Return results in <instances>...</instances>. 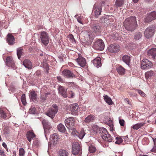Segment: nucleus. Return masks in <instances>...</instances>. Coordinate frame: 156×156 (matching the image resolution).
Instances as JSON below:
<instances>
[{
	"label": "nucleus",
	"mask_w": 156,
	"mask_h": 156,
	"mask_svg": "<svg viewBox=\"0 0 156 156\" xmlns=\"http://www.w3.org/2000/svg\"><path fill=\"white\" fill-rule=\"evenodd\" d=\"M124 26L128 31H133L137 27L136 17L131 16L126 18L124 22Z\"/></svg>",
	"instance_id": "nucleus-1"
},
{
	"label": "nucleus",
	"mask_w": 156,
	"mask_h": 156,
	"mask_svg": "<svg viewBox=\"0 0 156 156\" xmlns=\"http://www.w3.org/2000/svg\"><path fill=\"white\" fill-rule=\"evenodd\" d=\"M72 153L74 155H80L82 153V147L77 142H73L72 145Z\"/></svg>",
	"instance_id": "nucleus-2"
},
{
	"label": "nucleus",
	"mask_w": 156,
	"mask_h": 156,
	"mask_svg": "<svg viewBox=\"0 0 156 156\" xmlns=\"http://www.w3.org/2000/svg\"><path fill=\"white\" fill-rule=\"evenodd\" d=\"M58 110V106L55 104L52 105V108H48L46 114L51 119H53Z\"/></svg>",
	"instance_id": "nucleus-3"
},
{
	"label": "nucleus",
	"mask_w": 156,
	"mask_h": 156,
	"mask_svg": "<svg viewBox=\"0 0 156 156\" xmlns=\"http://www.w3.org/2000/svg\"><path fill=\"white\" fill-rule=\"evenodd\" d=\"M92 47L96 50L102 51L105 48L104 43L102 39H98L93 43Z\"/></svg>",
	"instance_id": "nucleus-4"
},
{
	"label": "nucleus",
	"mask_w": 156,
	"mask_h": 156,
	"mask_svg": "<svg viewBox=\"0 0 156 156\" xmlns=\"http://www.w3.org/2000/svg\"><path fill=\"white\" fill-rule=\"evenodd\" d=\"M65 122L66 127L69 130H72L74 128L75 121L73 117H69L66 119Z\"/></svg>",
	"instance_id": "nucleus-5"
},
{
	"label": "nucleus",
	"mask_w": 156,
	"mask_h": 156,
	"mask_svg": "<svg viewBox=\"0 0 156 156\" xmlns=\"http://www.w3.org/2000/svg\"><path fill=\"white\" fill-rule=\"evenodd\" d=\"M155 29L154 26H151L148 27L145 30L144 34L145 37L147 38L151 37L153 35Z\"/></svg>",
	"instance_id": "nucleus-6"
},
{
	"label": "nucleus",
	"mask_w": 156,
	"mask_h": 156,
	"mask_svg": "<svg viewBox=\"0 0 156 156\" xmlns=\"http://www.w3.org/2000/svg\"><path fill=\"white\" fill-rule=\"evenodd\" d=\"M40 38L41 42L45 45H47L49 42V37L46 32L42 31L40 33Z\"/></svg>",
	"instance_id": "nucleus-7"
},
{
	"label": "nucleus",
	"mask_w": 156,
	"mask_h": 156,
	"mask_svg": "<svg viewBox=\"0 0 156 156\" xmlns=\"http://www.w3.org/2000/svg\"><path fill=\"white\" fill-rule=\"evenodd\" d=\"M152 62L147 59H143L141 63V67L143 69H147L152 67Z\"/></svg>",
	"instance_id": "nucleus-8"
},
{
	"label": "nucleus",
	"mask_w": 156,
	"mask_h": 156,
	"mask_svg": "<svg viewBox=\"0 0 156 156\" xmlns=\"http://www.w3.org/2000/svg\"><path fill=\"white\" fill-rule=\"evenodd\" d=\"M93 32L96 35H99L102 31V27L98 23L93 24L91 26Z\"/></svg>",
	"instance_id": "nucleus-9"
},
{
	"label": "nucleus",
	"mask_w": 156,
	"mask_h": 156,
	"mask_svg": "<svg viewBox=\"0 0 156 156\" xmlns=\"http://www.w3.org/2000/svg\"><path fill=\"white\" fill-rule=\"evenodd\" d=\"M120 49V46L116 44H111L108 48V50L109 52L113 53H117Z\"/></svg>",
	"instance_id": "nucleus-10"
},
{
	"label": "nucleus",
	"mask_w": 156,
	"mask_h": 156,
	"mask_svg": "<svg viewBox=\"0 0 156 156\" xmlns=\"http://www.w3.org/2000/svg\"><path fill=\"white\" fill-rule=\"evenodd\" d=\"M102 10V7L100 5H95L93 8V12L94 13V17L98 18L101 14Z\"/></svg>",
	"instance_id": "nucleus-11"
},
{
	"label": "nucleus",
	"mask_w": 156,
	"mask_h": 156,
	"mask_svg": "<svg viewBox=\"0 0 156 156\" xmlns=\"http://www.w3.org/2000/svg\"><path fill=\"white\" fill-rule=\"evenodd\" d=\"M156 19V12H152L147 15V17L144 19L145 22H150Z\"/></svg>",
	"instance_id": "nucleus-12"
},
{
	"label": "nucleus",
	"mask_w": 156,
	"mask_h": 156,
	"mask_svg": "<svg viewBox=\"0 0 156 156\" xmlns=\"http://www.w3.org/2000/svg\"><path fill=\"white\" fill-rule=\"evenodd\" d=\"M5 63L6 66L11 67L13 69L15 68V64L12 58L10 57H7L6 59Z\"/></svg>",
	"instance_id": "nucleus-13"
},
{
	"label": "nucleus",
	"mask_w": 156,
	"mask_h": 156,
	"mask_svg": "<svg viewBox=\"0 0 156 156\" xmlns=\"http://www.w3.org/2000/svg\"><path fill=\"white\" fill-rule=\"evenodd\" d=\"M62 75L67 78H71L75 77V75L70 70L67 69L64 70L62 72Z\"/></svg>",
	"instance_id": "nucleus-14"
},
{
	"label": "nucleus",
	"mask_w": 156,
	"mask_h": 156,
	"mask_svg": "<svg viewBox=\"0 0 156 156\" xmlns=\"http://www.w3.org/2000/svg\"><path fill=\"white\" fill-rule=\"evenodd\" d=\"M6 41L9 45H12L15 43V39L12 34H8L6 37Z\"/></svg>",
	"instance_id": "nucleus-15"
},
{
	"label": "nucleus",
	"mask_w": 156,
	"mask_h": 156,
	"mask_svg": "<svg viewBox=\"0 0 156 156\" xmlns=\"http://www.w3.org/2000/svg\"><path fill=\"white\" fill-rule=\"evenodd\" d=\"M78 105L77 104L72 105L70 107V110L71 114L76 115L78 112Z\"/></svg>",
	"instance_id": "nucleus-16"
},
{
	"label": "nucleus",
	"mask_w": 156,
	"mask_h": 156,
	"mask_svg": "<svg viewBox=\"0 0 156 156\" xmlns=\"http://www.w3.org/2000/svg\"><path fill=\"white\" fill-rule=\"evenodd\" d=\"M92 34L88 32L87 34V38H89V40L86 41L85 42H83L84 45L87 46H90L91 45V44L93 41L94 37H91Z\"/></svg>",
	"instance_id": "nucleus-17"
},
{
	"label": "nucleus",
	"mask_w": 156,
	"mask_h": 156,
	"mask_svg": "<svg viewBox=\"0 0 156 156\" xmlns=\"http://www.w3.org/2000/svg\"><path fill=\"white\" fill-rule=\"evenodd\" d=\"M78 64L81 67H83L86 66V60L85 58L79 56L76 59Z\"/></svg>",
	"instance_id": "nucleus-18"
},
{
	"label": "nucleus",
	"mask_w": 156,
	"mask_h": 156,
	"mask_svg": "<svg viewBox=\"0 0 156 156\" xmlns=\"http://www.w3.org/2000/svg\"><path fill=\"white\" fill-rule=\"evenodd\" d=\"M147 55L153 59L156 58V48H152L148 50Z\"/></svg>",
	"instance_id": "nucleus-19"
},
{
	"label": "nucleus",
	"mask_w": 156,
	"mask_h": 156,
	"mask_svg": "<svg viewBox=\"0 0 156 156\" xmlns=\"http://www.w3.org/2000/svg\"><path fill=\"white\" fill-rule=\"evenodd\" d=\"M101 59L99 57L95 58L93 60V63L94 66L97 68H99L101 65Z\"/></svg>",
	"instance_id": "nucleus-20"
},
{
	"label": "nucleus",
	"mask_w": 156,
	"mask_h": 156,
	"mask_svg": "<svg viewBox=\"0 0 156 156\" xmlns=\"http://www.w3.org/2000/svg\"><path fill=\"white\" fill-rule=\"evenodd\" d=\"M23 63L24 66L28 69H31L32 68V64L30 61L29 59H25Z\"/></svg>",
	"instance_id": "nucleus-21"
},
{
	"label": "nucleus",
	"mask_w": 156,
	"mask_h": 156,
	"mask_svg": "<svg viewBox=\"0 0 156 156\" xmlns=\"http://www.w3.org/2000/svg\"><path fill=\"white\" fill-rule=\"evenodd\" d=\"M67 89H66L63 86H59V87L58 90L60 93L64 98H66L67 95L66 94V91Z\"/></svg>",
	"instance_id": "nucleus-22"
},
{
	"label": "nucleus",
	"mask_w": 156,
	"mask_h": 156,
	"mask_svg": "<svg viewBox=\"0 0 156 156\" xmlns=\"http://www.w3.org/2000/svg\"><path fill=\"white\" fill-rule=\"evenodd\" d=\"M42 123L44 130L45 129H49L51 128V124L48 120L44 119L42 121Z\"/></svg>",
	"instance_id": "nucleus-23"
},
{
	"label": "nucleus",
	"mask_w": 156,
	"mask_h": 156,
	"mask_svg": "<svg viewBox=\"0 0 156 156\" xmlns=\"http://www.w3.org/2000/svg\"><path fill=\"white\" fill-rule=\"evenodd\" d=\"M108 15H106L102 16L100 19V21L102 23L104 24L105 25H108L110 24V22H108V19L107 18Z\"/></svg>",
	"instance_id": "nucleus-24"
},
{
	"label": "nucleus",
	"mask_w": 156,
	"mask_h": 156,
	"mask_svg": "<svg viewBox=\"0 0 156 156\" xmlns=\"http://www.w3.org/2000/svg\"><path fill=\"white\" fill-rule=\"evenodd\" d=\"M26 137L28 141L29 142H30L31 140V139L35 137V135L32 132L28 131L27 132L26 134Z\"/></svg>",
	"instance_id": "nucleus-25"
},
{
	"label": "nucleus",
	"mask_w": 156,
	"mask_h": 156,
	"mask_svg": "<svg viewBox=\"0 0 156 156\" xmlns=\"http://www.w3.org/2000/svg\"><path fill=\"white\" fill-rule=\"evenodd\" d=\"M95 119V117L94 115L90 114L85 118L84 122L86 123H89L94 120Z\"/></svg>",
	"instance_id": "nucleus-26"
},
{
	"label": "nucleus",
	"mask_w": 156,
	"mask_h": 156,
	"mask_svg": "<svg viewBox=\"0 0 156 156\" xmlns=\"http://www.w3.org/2000/svg\"><path fill=\"white\" fill-rule=\"evenodd\" d=\"M58 153L59 156H68L69 154L68 151L64 149L60 150Z\"/></svg>",
	"instance_id": "nucleus-27"
},
{
	"label": "nucleus",
	"mask_w": 156,
	"mask_h": 156,
	"mask_svg": "<svg viewBox=\"0 0 156 156\" xmlns=\"http://www.w3.org/2000/svg\"><path fill=\"white\" fill-rule=\"evenodd\" d=\"M17 55L19 59H20L21 57L24 55L23 51V49L21 47H20L17 49Z\"/></svg>",
	"instance_id": "nucleus-28"
},
{
	"label": "nucleus",
	"mask_w": 156,
	"mask_h": 156,
	"mask_svg": "<svg viewBox=\"0 0 156 156\" xmlns=\"http://www.w3.org/2000/svg\"><path fill=\"white\" fill-rule=\"evenodd\" d=\"M102 138L105 141L109 142H111L113 138V137L111 136L110 134L108 133V132L107 133V134H106L105 136H104L103 137H102Z\"/></svg>",
	"instance_id": "nucleus-29"
},
{
	"label": "nucleus",
	"mask_w": 156,
	"mask_h": 156,
	"mask_svg": "<svg viewBox=\"0 0 156 156\" xmlns=\"http://www.w3.org/2000/svg\"><path fill=\"white\" fill-rule=\"evenodd\" d=\"M0 116L3 119H5L7 117L5 110V108H0Z\"/></svg>",
	"instance_id": "nucleus-30"
},
{
	"label": "nucleus",
	"mask_w": 156,
	"mask_h": 156,
	"mask_svg": "<svg viewBox=\"0 0 156 156\" xmlns=\"http://www.w3.org/2000/svg\"><path fill=\"white\" fill-rule=\"evenodd\" d=\"M145 75L146 79H148L154 76V73L152 70L146 72Z\"/></svg>",
	"instance_id": "nucleus-31"
},
{
	"label": "nucleus",
	"mask_w": 156,
	"mask_h": 156,
	"mask_svg": "<svg viewBox=\"0 0 156 156\" xmlns=\"http://www.w3.org/2000/svg\"><path fill=\"white\" fill-rule=\"evenodd\" d=\"M145 124V122L137 123L133 125L132 126V128L134 129L137 130L142 126H144Z\"/></svg>",
	"instance_id": "nucleus-32"
},
{
	"label": "nucleus",
	"mask_w": 156,
	"mask_h": 156,
	"mask_svg": "<svg viewBox=\"0 0 156 156\" xmlns=\"http://www.w3.org/2000/svg\"><path fill=\"white\" fill-rule=\"evenodd\" d=\"M99 132L101 137H103L105 134H107L108 131L106 129L104 128H100L99 129Z\"/></svg>",
	"instance_id": "nucleus-33"
},
{
	"label": "nucleus",
	"mask_w": 156,
	"mask_h": 156,
	"mask_svg": "<svg viewBox=\"0 0 156 156\" xmlns=\"http://www.w3.org/2000/svg\"><path fill=\"white\" fill-rule=\"evenodd\" d=\"M118 73L120 75H123L125 73V69L122 66H120L116 68Z\"/></svg>",
	"instance_id": "nucleus-34"
},
{
	"label": "nucleus",
	"mask_w": 156,
	"mask_h": 156,
	"mask_svg": "<svg viewBox=\"0 0 156 156\" xmlns=\"http://www.w3.org/2000/svg\"><path fill=\"white\" fill-rule=\"evenodd\" d=\"M30 99L34 101H36L37 99V94L35 93V91L33 90L30 92Z\"/></svg>",
	"instance_id": "nucleus-35"
},
{
	"label": "nucleus",
	"mask_w": 156,
	"mask_h": 156,
	"mask_svg": "<svg viewBox=\"0 0 156 156\" xmlns=\"http://www.w3.org/2000/svg\"><path fill=\"white\" fill-rule=\"evenodd\" d=\"M124 4V0H116L115 4V6L116 8L121 7Z\"/></svg>",
	"instance_id": "nucleus-36"
},
{
	"label": "nucleus",
	"mask_w": 156,
	"mask_h": 156,
	"mask_svg": "<svg viewBox=\"0 0 156 156\" xmlns=\"http://www.w3.org/2000/svg\"><path fill=\"white\" fill-rule=\"evenodd\" d=\"M123 61L127 65H129L130 59V57L127 55H124L122 57Z\"/></svg>",
	"instance_id": "nucleus-37"
},
{
	"label": "nucleus",
	"mask_w": 156,
	"mask_h": 156,
	"mask_svg": "<svg viewBox=\"0 0 156 156\" xmlns=\"http://www.w3.org/2000/svg\"><path fill=\"white\" fill-rule=\"evenodd\" d=\"M57 128L59 131L62 133H64L66 130L65 127L64 125L61 123H60L58 125Z\"/></svg>",
	"instance_id": "nucleus-38"
},
{
	"label": "nucleus",
	"mask_w": 156,
	"mask_h": 156,
	"mask_svg": "<svg viewBox=\"0 0 156 156\" xmlns=\"http://www.w3.org/2000/svg\"><path fill=\"white\" fill-rule=\"evenodd\" d=\"M104 99L106 102L109 105H112V101L111 99L108 96L106 95L104 96Z\"/></svg>",
	"instance_id": "nucleus-39"
},
{
	"label": "nucleus",
	"mask_w": 156,
	"mask_h": 156,
	"mask_svg": "<svg viewBox=\"0 0 156 156\" xmlns=\"http://www.w3.org/2000/svg\"><path fill=\"white\" fill-rule=\"evenodd\" d=\"M142 37V33L139 32H138L136 33L134 36V39L135 40H139Z\"/></svg>",
	"instance_id": "nucleus-40"
},
{
	"label": "nucleus",
	"mask_w": 156,
	"mask_h": 156,
	"mask_svg": "<svg viewBox=\"0 0 156 156\" xmlns=\"http://www.w3.org/2000/svg\"><path fill=\"white\" fill-rule=\"evenodd\" d=\"M21 101L24 105H26L27 102L26 100L25 94H23L21 98Z\"/></svg>",
	"instance_id": "nucleus-41"
},
{
	"label": "nucleus",
	"mask_w": 156,
	"mask_h": 156,
	"mask_svg": "<svg viewBox=\"0 0 156 156\" xmlns=\"http://www.w3.org/2000/svg\"><path fill=\"white\" fill-rule=\"evenodd\" d=\"M96 148L94 146L91 145L89 147V151L90 153H94L96 151Z\"/></svg>",
	"instance_id": "nucleus-42"
},
{
	"label": "nucleus",
	"mask_w": 156,
	"mask_h": 156,
	"mask_svg": "<svg viewBox=\"0 0 156 156\" xmlns=\"http://www.w3.org/2000/svg\"><path fill=\"white\" fill-rule=\"evenodd\" d=\"M36 112V108L34 107L33 106H31L29 111V112L30 114H35Z\"/></svg>",
	"instance_id": "nucleus-43"
},
{
	"label": "nucleus",
	"mask_w": 156,
	"mask_h": 156,
	"mask_svg": "<svg viewBox=\"0 0 156 156\" xmlns=\"http://www.w3.org/2000/svg\"><path fill=\"white\" fill-rule=\"evenodd\" d=\"M85 134V133L83 131H81L80 133H78L77 136L80 139H82L83 138Z\"/></svg>",
	"instance_id": "nucleus-44"
},
{
	"label": "nucleus",
	"mask_w": 156,
	"mask_h": 156,
	"mask_svg": "<svg viewBox=\"0 0 156 156\" xmlns=\"http://www.w3.org/2000/svg\"><path fill=\"white\" fill-rule=\"evenodd\" d=\"M25 154V151L23 148H20L19 149V156H24Z\"/></svg>",
	"instance_id": "nucleus-45"
},
{
	"label": "nucleus",
	"mask_w": 156,
	"mask_h": 156,
	"mask_svg": "<svg viewBox=\"0 0 156 156\" xmlns=\"http://www.w3.org/2000/svg\"><path fill=\"white\" fill-rule=\"evenodd\" d=\"M99 127L96 125L93 126L92 128V130L96 133H97L98 131L99 132Z\"/></svg>",
	"instance_id": "nucleus-46"
},
{
	"label": "nucleus",
	"mask_w": 156,
	"mask_h": 156,
	"mask_svg": "<svg viewBox=\"0 0 156 156\" xmlns=\"http://www.w3.org/2000/svg\"><path fill=\"white\" fill-rule=\"evenodd\" d=\"M115 139L117 140L115 142V144H119L121 143L123 141V140L120 138L116 137Z\"/></svg>",
	"instance_id": "nucleus-47"
},
{
	"label": "nucleus",
	"mask_w": 156,
	"mask_h": 156,
	"mask_svg": "<svg viewBox=\"0 0 156 156\" xmlns=\"http://www.w3.org/2000/svg\"><path fill=\"white\" fill-rule=\"evenodd\" d=\"M51 138L53 140H54V141H55V140H56L58 139V136L56 133H54L53 134L51 137Z\"/></svg>",
	"instance_id": "nucleus-48"
},
{
	"label": "nucleus",
	"mask_w": 156,
	"mask_h": 156,
	"mask_svg": "<svg viewBox=\"0 0 156 156\" xmlns=\"http://www.w3.org/2000/svg\"><path fill=\"white\" fill-rule=\"evenodd\" d=\"M107 18L108 19V22H110V23L111 22H112L114 20V17L112 16H108Z\"/></svg>",
	"instance_id": "nucleus-49"
},
{
	"label": "nucleus",
	"mask_w": 156,
	"mask_h": 156,
	"mask_svg": "<svg viewBox=\"0 0 156 156\" xmlns=\"http://www.w3.org/2000/svg\"><path fill=\"white\" fill-rule=\"evenodd\" d=\"M72 130H73L72 132V135L74 136H77L78 134V132L76 131L74 128Z\"/></svg>",
	"instance_id": "nucleus-50"
},
{
	"label": "nucleus",
	"mask_w": 156,
	"mask_h": 156,
	"mask_svg": "<svg viewBox=\"0 0 156 156\" xmlns=\"http://www.w3.org/2000/svg\"><path fill=\"white\" fill-rule=\"evenodd\" d=\"M119 123L122 126H124L125 125V121L123 119H119Z\"/></svg>",
	"instance_id": "nucleus-51"
},
{
	"label": "nucleus",
	"mask_w": 156,
	"mask_h": 156,
	"mask_svg": "<svg viewBox=\"0 0 156 156\" xmlns=\"http://www.w3.org/2000/svg\"><path fill=\"white\" fill-rule=\"evenodd\" d=\"M138 92L143 97H144L145 95V94L143 91L140 90H138Z\"/></svg>",
	"instance_id": "nucleus-52"
},
{
	"label": "nucleus",
	"mask_w": 156,
	"mask_h": 156,
	"mask_svg": "<svg viewBox=\"0 0 156 156\" xmlns=\"http://www.w3.org/2000/svg\"><path fill=\"white\" fill-rule=\"evenodd\" d=\"M58 81L59 82L63 83L64 82V80L62 79L60 76H58L57 77Z\"/></svg>",
	"instance_id": "nucleus-53"
},
{
	"label": "nucleus",
	"mask_w": 156,
	"mask_h": 156,
	"mask_svg": "<svg viewBox=\"0 0 156 156\" xmlns=\"http://www.w3.org/2000/svg\"><path fill=\"white\" fill-rule=\"evenodd\" d=\"M47 98V96H44V95L41 96V101H44Z\"/></svg>",
	"instance_id": "nucleus-54"
},
{
	"label": "nucleus",
	"mask_w": 156,
	"mask_h": 156,
	"mask_svg": "<svg viewBox=\"0 0 156 156\" xmlns=\"http://www.w3.org/2000/svg\"><path fill=\"white\" fill-rule=\"evenodd\" d=\"M69 94L70 95L69 97L70 98H73L74 95V94L73 92L72 91H70V92H69Z\"/></svg>",
	"instance_id": "nucleus-55"
},
{
	"label": "nucleus",
	"mask_w": 156,
	"mask_h": 156,
	"mask_svg": "<svg viewBox=\"0 0 156 156\" xmlns=\"http://www.w3.org/2000/svg\"><path fill=\"white\" fill-rule=\"evenodd\" d=\"M77 20L78 22L79 23H81V24H83V23H82V21H81V17H78L77 18Z\"/></svg>",
	"instance_id": "nucleus-56"
},
{
	"label": "nucleus",
	"mask_w": 156,
	"mask_h": 156,
	"mask_svg": "<svg viewBox=\"0 0 156 156\" xmlns=\"http://www.w3.org/2000/svg\"><path fill=\"white\" fill-rule=\"evenodd\" d=\"M3 146L5 148L7 149V147L6 144L5 142H3L2 144Z\"/></svg>",
	"instance_id": "nucleus-57"
},
{
	"label": "nucleus",
	"mask_w": 156,
	"mask_h": 156,
	"mask_svg": "<svg viewBox=\"0 0 156 156\" xmlns=\"http://www.w3.org/2000/svg\"><path fill=\"white\" fill-rule=\"evenodd\" d=\"M0 154L2 156H4L5 155L4 152L1 150H0Z\"/></svg>",
	"instance_id": "nucleus-58"
},
{
	"label": "nucleus",
	"mask_w": 156,
	"mask_h": 156,
	"mask_svg": "<svg viewBox=\"0 0 156 156\" xmlns=\"http://www.w3.org/2000/svg\"><path fill=\"white\" fill-rule=\"evenodd\" d=\"M45 96H47V97L48 95L50 94V93H44Z\"/></svg>",
	"instance_id": "nucleus-59"
},
{
	"label": "nucleus",
	"mask_w": 156,
	"mask_h": 156,
	"mask_svg": "<svg viewBox=\"0 0 156 156\" xmlns=\"http://www.w3.org/2000/svg\"><path fill=\"white\" fill-rule=\"evenodd\" d=\"M13 156H16V151H14L13 152Z\"/></svg>",
	"instance_id": "nucleus-60"
},
{
	"label": "nucleus",
	"mask_w": 156,
	"mask_h": 156,
	"mask_svg": "<svg viewBox=\"0 0 156 156\" xmlns=\"http://www.w3.org/2000/svg\"><path fill=\"white\" fill-rule=\"evenodd\" d=\"M46 66H47L46 68V70L47 71V73H48V70L49 69V68L48 67V65L47 64H46Z\"/></svg>",
	"instance_id": "nucleus-61"
},
{
	"label": "nucleus",
	"mask_w": 156,
	"mask_h": 156,
	"mask_svg": "<svg viewBox=\"0 0 156 156\" xmlns=\"http://www.w3.org/2000/svg\"><path fill=\"white\" fill-rule=\"evenodd\" d=\"M139 0H133V1L134 3H136Z\"/></svg>",
	"instance_id": "nucleus-62"
},
{
	"label": "nucleus",
	"mask_w": 156,
	"mask_h": 156,
	"mask_svg": "<svg viewBox=\"0 0 156 156\" xmlns=\"http://www.w3.org/2000/svg\"><path fill=\"white\" fill-rule=\"evenodd\" d=\"M153 141H154V144H156V138L154 140H153Z\"/></svg>",
	"instance_id": "nucleus-63"
},
{
	"label": "nucleus",
	"mask_w": 156,
	"mask_h": 156,
	"mask_svg": "<svg viewBox=\"0 0 156 156\" xmlns=\"http://www.w3.org/2000/svg\"><path fill=\"white\" fill-rule=\"evenodd\" d=\"M127 102L129 105H131V102L129 100H127Z\"/></svg>",
	"instance_id": "nucleus-64"
}]
</instances>
